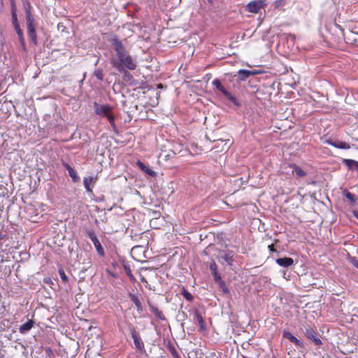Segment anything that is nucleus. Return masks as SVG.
<instances>
[{"label": "nucleus", "instance_id": "1", "mask_svg": "<svg viewBox=\"0 0 358 358\" xmlns=\"http://www.w3.org/2000/svg\"><path fill=\"white\" fill-rule=\"evenodd\" d=\"M117 60L113 59L110 61V63L113 66L120 72L125 71L124 67L129 70H134L137 66L138 62L136 59L133 58L127 52H125L120 57H117Z\"/></svg>", "mask_w": 358, "mask_h": 358}, {"label": "nucleus", "instance_id": "2", "mask_svg": "<svg viewBox=\"0 0 358 358\" xmlns=\"http://www.w3.org/2000/svg\"><path fill=\"white\" fill-rule=\"evenodd\" d=\"M94 112L97 115H99L101 117H107L110 125L113 128L115 127V118L112 114V110H113L112 106H110L109 105H101V104L97 103L96 102H94Z\"/></svg>", "mask_w": 358, "mask_h": 358}, {"label": "nucleus", "instance_id": "3", "mask_svg": "<svg viewBox=\"0 0 358 358\" xmlns=\"http://www.w3.org/2000/svg\"><path fill=\"white\" fill-rule=\"evenodd\" d=\"M129 331L134 340L135 348L141 354L145 352L144 343L142 341L138 333L133 325H130Z\"/></svg>", "mask_w": 358, "mask_h": 358}, {"label": "nucleus", "instance_id": "4", "mask_svg": "<svg viewBox=\"0 0 358 358\" xmlns=\"http://www.w3.org/2000/svg\"><path fill=\"white\" fill-rule=\"evenodd\" d=\"M213 85L219 91H220L224 96L229 101H231L233 103H234L236 106L239 105V103L238 102L236 98L231 95V93H229L224 87L222 85L221 82L215 79L213 81Z\"/></svg>", "mask_w": 358, "mask_h": 358}, {"label": "nucleus", "instance_id": "5", "mask_svg": "<svg viewBox=\"0 0 358 358\" xmlns=\"http://www.w3.org/2000/svg\"><path fill=\"white\" fill-rule=\"evenodd\" d=\"M266 5V0H254L246 5L245 9L250 13H257Z\"/></svg>", "mask_w": 358, "mask_h": 358}, {"label": "nucleus", "instance_id": "6", "mask_svg": "<svg viewBox=\"0 0 358 358\" xmlns=\"http://www.w3.org/2000/svg\"><path fill=\"white\" fill-rule=\"evenodd\" d=\"M111 44L116 52L117 57H120L125 52H127L122 41H120L117 36H115L112 38Z\"/></svg>", "mask_w": 358, "mask_h": 358}, {"label": "nucleus", "instance_id": "7", "mask_svg": "<svg viewBox=\"0 0 358 358\" xmlns=\"http://www.w3.org/2000/svg\"><path fill=\"white\" fill-rule=\"evenodd\" d=\"M304 334L306 336L311 340L316 345H322L321 340L317 337V333L312 327H306Z\"/></svg>", "mask_w": 358, "mask_h": 358}, {"label": "nucleus", "instance_id": "8", "mask_svg": "<svg viewBox=\"0 0 358 358\" xmlns=\"http://www.w3.org/2000/svg\"><path fill=\"white\" fill-rule=\"evenodd\" d=\"M97 180V176H88L83 178V185L87 192H92V187Z\"/></svg>", "mask_w": 358, "mask_h": 358}, {"label": "nucleus", "instance_id": "9", "mask_svg": "<svg viewBox=\"0 0 358 358\" xmlns=\"http://www.w3.org/2000/svg\"><path fill=\"white\" fill-rule=\"evenodd\" d=\"M220 262L221 264H224L226 263L227 265L231 266L234 262L233 255L231 252H224L223 253L220 254Z\"/></svg>", "mask_w": 358, "mask_h": 358}, {"label": "nucleus", "instance_id": "10", "mask_svg": "<svg viewBox=\"0 0 358 358\" xmlns=\"http://www.w3.org/2000/svg\"><path fill=\"white\" fill-rule=\"evenodd\" d=\"M63 166L68 171L69 176L71 178L73 182H78L80 180V177L77 172L66 162H62Z\"/></svg>", "mask_w": 358, "mask_h": 358}, {"label": "nucleus", "instance_id": "11", "mask_svg": "<svg viewBox=\"0 0 358 358\" xmlns=\"http://www.w3.org/2000/svg\"><path fill=\"white\" fill-rule=\"evenodd\" d=\"M327 143L339 149L348 150L350 148L349 143L341 141L327 140Z\"/></svg>", "mask_w": 358, "mask_h": 358}, {"label": "nucleus", "instance_id": "12", "mask_svg": "<svg viewBox=\"0 0 358 358\" xmlns=\"http://www.w3.org/2000/svg\"><path fill=\"white\" fill-rule=\"evenodd\" d=\"M210 270L214 278V280L221 285H224V281L222 280L220 275L217 272V265L215 262H213L210 264Z\"/></svg>", "mask_w": 358, "mask_h": 358}, {"label": "nucleus", "instance_id": "13", "mask_svg": "<svg viewBox=\"0 0 358 358\" xmlns=\"http://www.w3.org/2000/svg\"><path fill=\"white\" fill-rule=\"evenodd\" d=\"M194 319L197 321L199 326V329L201 331H204L206 330V327L203 318L198 310H195L194 311Z\"/></svg>", "mask_w": 358, "mask_h": 358}, {"label": "nucleus", "instance_id": "14", "mask_svg": "<svg viewBox=\"0 0 358 358\" xmlns=\"http://www.w3.org/2000/svg\"><path fill=\"white\" fill-rule=\"evenodd\" d=\"M275 262L279 266L284 267V268H288L293 265L294 260L291 257H283V258H278L275 260Z\"/></svg>", "mask_w": 358, "mask_h": 358}, {"label": "nucleus", "instance_id": "15", "mask_svg": "<svg viewBox=\"0 0 358 358\" xmlns=\"http://www.w3.org/2000/svg\"><path fill=\"white\" fill-rule=\"evenodd\" d=\"M257 71H249L245 69H241L238 71V79L241 81L245 80L250 76L255 75Z\"/></svg>", "mask_w": 358, "mask_h": 358}, {"label": "nucleus", "instance_id": "16", "mask_svg": "<svg viewBox=\"0 0 358 358\" xmlns=\"http://www.w3.org/2000/svg\"><path fill=\"white\" fill-rule=\"evenodd\" d=\"M136 165L138 167L145 172L146 174H148L150 176L155 177L157 176V173L154 171H152L151 169H150L148 166H147L144 163H143L141 161H138L136 162Z\"/></svg>", "mask_w": 358, "mask_h": 358}, {"label": "nucleus", "instance_id": "17", "mask_svg": "<svg viewBox=\"0 0 358 358\" xmlns=\"http://www.w3.org/2000/svg\"><path fill=\"white\" fill-rule=\"evenodd\" d=\"M343 163L351 170H355L358 173V162L354 159H345Z\"/></svg>", "mask_w": 358, "mask_h": 358}, {"label": "nucleus", "instance_id": "18", "mask_svg": "<svg viewBox=\"0 0 358 358\" xmlns=\"http://www.w3.org/2000/svg\"><path fill=\"white\" fill-rule=\"evenodd\" d=\"M283 337L287 338L290 342L294 343L296 346L301 347L303 345L302 342H301L290 332L285 331L283 333Z\"/></svg>", "mask_w": 358, "mask_h": 358}, {"label": "nucleus", "instance_id": "19", "mask_svg": "<svg viewBox=\"0 0 358 358\" xmlns=\"http://www.w3.org/2000/svg\"><path fill=\"white\" fill-rule=\"evenodd\" d=\"M34 322L32 320H29L27 322L23 324L19 328L20 334H24L27 333L34 327Z\"/></svg>", "mask_w": 358, "mask_h": 358}, {"label": "nucleus", "instance_id": "20", "mask_svg": "<svg viewBox=\"0 0 358 358\" xmlns=\"http://www.w3.org/2000/svg\"><path fill=\"white\" fill-rule=\"evenodd\" d=\"M28 36L31 39L34 45L37 44V36L36 33L35 26L27 27Z\"/></svg>", "mask_w": 358, "mask_h": 358}, {"label": "nucleus", "instance_id": "21", "mask_svg": "<svg viewBox=\"0 0 358 358\" xmlns=\"http://www.w3.org/2000/svg\"><path fill=\"white\" fill-rule=\"evenodd\" d=\"M92 241L96 248L97 253L100 256L103 257L105 254L104 249L103 248V247H102L101 243L99 242V241L98 240V238H96L92 240Z\"/></svg>", "mask_w": 358, "mask_h": 358}, {"label": "nucleus", "instance_id": "22", "mask_svg": "<svg viewBox=\"0 0 358 358\" xmlns=\"http://www.w3.org/2000/svg\"><path fill=\"white\" fill-rule=\"evenodd\" d=\"M289 166L292 169V172L295 173L296 176L301 178L306 175V173L297 165L293 164H290Z\"/></svg>", "mask_w": 358, "mask_h": 358}, {"label": "nucleus", "instance_id": "23", "mask_svg": "<svg viewBox=\"0 0 358 358\" xmlns=\"http://www.w3.org/2000/svg\"><path fill=\"white\" fill-rule=\"evenodd\" d=\"M343 196L349 201L350 203L353 206L356 203L355 195L349 192L348 189H344L343 192Z\"/></svg>", "mask_w": 358, "mask_h": 358}, {"label": "nucleus", "instance_id": "24", "mask_svg": "<svg viewBox=\"0 0 358 358\" xmlns=\"http://www.w3.org/2000/svg\"><path fill=\"white\" fill-rule=\"evenodd\" d=\"M149 307H150V310L154 313L156 317H157L158 318H159L160 320H165V317L162 313V312L159 310L157 307H155V306L153 305H151L150 304L149 305Z\"/></svg>", "mask_w": 358, "mask_h": 358}, {"label": "nucleus", "instance_id": "25", "mask_svg": "<svg viewBox=\"0 0 358 358\" xmlns=\"http://www.w3.org/2000/svg\"><path fill=\"white\" fill-rule=\"evenodd\" d=\"M26 22L27 27H34V18L31 13V11L27 10L26 11Z\"/></svg>", "mask_w": 358, "mask_h": 358}, {"label": "nucleus", "instance_id": "26", "mask_svg": "<svg viewBox=\"0 0 358 358\" xmlns=\"http://www.w3.org/2000/svg\"><path fill=\"white\" fill-rule=\"evenodd\" d=\"M130 299L131 301L135 304L138 310H142L141 303L138 296L135 295H131Z\"/></svg>", "mask_w": 358, "mask_h": 358}, {"label": "nucleus", "instance_id": "27", "mask_svg": "<svg viewBox=\"0 0 358 358\" xmlns=\"http://www.w3.org/2000/svg\"><path fill=\"white\" fill-rule=\"evenodd\" d=\"M181 294L187 301L189 302L193 301V296L185 289L183 288Z\"/></svg>", "mask_w": 358, "mask_h": 358}, {"label": "nucleus", "instance_id": "28", "mask_svg": "<svg viewBox=\"0 0 358 358\" xmlns=\"http://www.w3.org/2000/svg\"><path fill=\"white\" fill-rule=\"evenodd\" d=\"M12 20H13V24L14 27L16 25H20L18 20H17L15 8L14 6H12Z\"/></svg>", "mask_w": 358, "mask_h": 358}, {"label": "nucleus", "instance_id": "29", "mask_svg": "<svg viewBox=\"0 0 358 358\" xmlns=\"http://www.w3.org/2000/svg\"><path fill=\"white\" fill-rule=\"evenodd\" d=\"M94 76L100 81L103 80V72L102 69H96L94 71Z\"/></svg>", "mask_w": 358, "mask_h": 358}, {"label": "nucleus", "instance_id": "30", "mask_svg": "<svg viewBox=\"0 0 358 358\" xmlns=\"http://www.w3.org/2000/svg\"><path fill=\"white\" fill-rule=\"evenodd\" d=\"M287 0H276L273 2V6L275 8H280L286 4Z\"/></svg>", "mask_w": 358, "mask_h": 358}, {"label": "nucleus", "instance_id": "31", "mask_svg": "<svg viewBox=\"0 0 358 358\" xmlns=\"http://www.w3.org/2000/svg\"><path fill=\"white\" fill-rule=\"evenodd\" d=\"M169 350L172 355L173 358H180L179 354L178 353L176 349L174 346L171 345L169 347Z\"/></svg>", "mask_w": 358, "mask_h": 358}, {"label": "nucleus", "instance_id": "32", "mask_svg": "<svg viewBox=\"0 0 358 358\" xmlns=\"http://www.w3.org/2000/svg\"><path fill=\"white\" fill-rule=\"evenodd\" d=\"M86 236L91 240H94L95 238H96V235L94 232V230H92V229H88L86 231Z\"/></svg>", "mask_w": 358, "mask_h": 358}, {"label": "nucleus", "instance_id": "33", "mask_svg": "<svg viewBox=\"0 0 358 358\" xmlns=\"http://www.w3.org/2000/svg\"><path fill=\"white\" fill-rule=\"evenodd\" d=\"M18 38H19V41L20 43V45L22 46V48L24 51H26L27 50V46H26V44H25V40H24V35H20L18 36Z\"/></svg>", "mask_w": 358, "mask_h": 358}, {"label": "nucleus", "instance_id": "34", "mask_svg": "<svg viewBox=\"0 0 358 358\" xmlns=\"http://www.w3.org/2000/svg\"><path fill=\"white\" fill-rule=\"evenodd\" d=\"M122 72L124 73V80H126V81H132V80H134L133 76H132V75L130 73H129L127 71H123Z\"/></svg>", "mask_w": 358, "mask_h": 358}, {"label": "nucleus", "instance_id": "35", "mask_svg": "<svg viewBox=\"0 0 358 358\" xmlns=\"http://www.w3.org/2000/svg\"><path fill=\"white\" fill-rule=\"evenodd\" d=\"M349 262L352 265L358 268V259L355 257H350Z\"/></svg>", "mask_w": 358, "mask_h": 358}, {"label": "nucleus", "instance_id": "36", "mask_svg": "<svg viewBox=\"0 0 358 358\" xmlns=\"http://www.w3.org/2000/svg\"><path fill=\"white\" fill-rule=\"evenodd\" d=\"M59 275H60V277H61L62 280L64 282H66L68 280V278L66 275V274H65L64 271H59Z\"/></svg>", "mask_w": 358, "mask_h": 358}, {"label": "nucleus", "instance_id": "37", "mask_svg": "<svg viewBox=\"0 0 358 358\" xmlns=\"http://www.w3.org/2000/svg\"><path fill=\"white\" fill-rule=\"evenodd\" d=\"M14 27L18 36L23 34V31L20 29V25H16Z\"/></svg>", "mask_w": 358, "mask_h": 358}, {"label": "nucleus", "instance_id": "38", "mask_svg": "<svg viewBox=\"0 0 358 358\" xmlns=\"http://www.w3.org/2000/svg\"><path fill=\"white\" fill-rule=\"evenodd\" d=\"M220 287L222 288V291L224 292V293H228L229 292V289L228 288L226 287L225 285V282H224V285H221V284H219Z\"/></svg>", "mask_w": 358, "mask_h": 358}, {"label": "nucleus", "instance_id": "39", "mask_svg": "<svg viewBox=\"0 0 358 358\" xmlns=\"http://www.w3.org/2000/svg\"><path fill=\"white\" fill-rule=\"evenodd\" d=\"M352 213L353 214L354 217L358 220V210H352Z\"/></svg>", "mask_w": 358, "mask_h": 358}, {"label": "nucleus", "instance_id": "40", "mask_svg": "<svg viewBox=\"0 0 358 358\" xmlns=\"http://www.w3.org/2000/svg\"><path fill=\"white\" fill-rule=\"evenodd\" d=\"M268 250H269L271 252H274V251H275V248H274L273 245H269L268 246Z\"/></svg>", "mask_w": 358, "mask_h": 358}, {"label": "nucleus", "instance_id": "41", "mask_svg": "<svg viewBox=\"0 0 358 358\" xmlns=\"http://www.w3.org/2000/svg\"><path fill=\"white\" fill-rule=\"evenodd\" d=\"M129 275L130 276L131 280H134V279L132 275L129 274Z\"/></svg>", "mask_w": 358, "mask_h": 358}, {"label": "nucleus", "instance_id": "42", "mask_svg": "<svg viewBox=\"0 0 358 358\" xmlns=\"http://www.w3.org/2000/svg\"><path fill=\"white\" fill-rule=\"evenodd\" d=\"M210 3H213V0H207Z\"/></svg>", "mask_w": 358, "mask_h": 358}, {"label": "nucleus", "instance_id": "43", "mask_svg": "<svg viewBox=\"0 0 358 358\" xmlns=\"http://www.w3.org/2000/svg\"><path fill=\"white\" fill-rule=\"evenodd\" d=\"M142 281H145V278L143 277L142 278Z\"/></svg>", "mask_w": 358, "mask_h": 358}]
</instances>
